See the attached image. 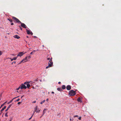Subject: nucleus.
<instances>
[{
  "mask_svg": "<svg viewBox=\"0 0 121 121\" xmlns=\"http://www.w3.org/2000/svg\"><path fill=\"white\" fill-rule=\"evenodd\" d=\"M69 95L70 96H73L76 94V91L71 90L69 92Z\"/></svg>",
  "mask_w": 121,
  "mask_h": 121,
  "instance_id": "obj_1",
  "label": "nucleus"
},
{
  "mask_svg": "<svg viewBox=\"0 0 121 121\" xmlns=\"http://www.w3.org/2000/svg\"><path fill=\"white\" fill-rule=\"evenodd\" d=\"M31 57L30 56H27L26 57V58H24L23 59L21 62L19 63L18 64H21L22 62H25V61L26 60H27L29 59V58H30Z\"/></svg>",
  "mask_w": 121,
  "mask_h": 121,
  "instance_id": "obj_2",
  "label": "nucleus"
},
{
  "mask_svg": "<svg viewBox=\"0 0 121 121\" xmlns=\"http://www.w3.org/2000/svg\"><path fill=\"white\" fill-rule=\"evenodd\" d=\"M12 18L13 19L14 22H16L18 23H21V22L18 19L15 17H13Z\"/></svg>",
  "mask_w": 121,
  "mask_h": 121,
  "instance_id": "obj_3",
  "label": "nucleus"
},
{
  "mask_svg": "<svg viewBox=\"0 0 121 121\" xmlns=\"http://www.w3.org/2000/svg\"><path fill=\"white\" fill-rule=\"evenodd\" d=\"M24 84H22L20 86L21 87L20 89L21 90L23 89H26V88L27 87L25 85H24Z\"/></svg>",
  "mask_w": 121,
  "mask_h": 121,
  "instance_id": "obj_4",
  "label": "nucleus"
},
{
  "mask_svg": "<svg viewBox=\"0 0 121 121\" xmlns=\"http://www.w3.org/2000/svg\"><path fill=\"white\" fill-rule=\"evenodd\" d=\"M25 52L24 53L23 52H19V54L17 55V57L18 56H21L23 55L24 54Z\"/></svg>",
  "mask_w": 121,
  "mask_h": 121,
  "instance_id": "obj_5",
  "label": "nucleus"
},
{
  "mask_svg": "<svg viewBox=\"0 0 121 121\" xmlns=\"http://www.w3.org/2000/svg\"><path fill=\"white\" fill-rule=\"evenodd\" d=\"M30 82H25L24 83V84L25 85L26 84L27 87V88L29 89L30 85L29 84Z\"/></svg>",
  "mask_w": 121,
  "mask_h": 121,
  "instance_id": "obj_6",
  "label": "nucleus"
},
{
  "mask_svg": "<svg viewBox=\"0 0 121 121\" xmlns=\"http://www.w3.org/2000/svg\"><path fill=\"white\" fill-rule=\"evenodd\" d=\"M21 24V26L22 27L24 28H26V25L24 23H22L21 22V23H20Z\"/></svg>",
  "mask_w": 121,
  "mask_h": 121,
  "instance_id": "obj_7",
  "label": "nucleus"
},
{
  "mask_svg": "<svg viewBox=\"0 0 121 121\" xmlns=\"http://www.w3.org/2000/svg\"><path fill=\"white\" fill-rule=\"evenodd\" d=\"M37 107V106L35 109V110L36 112H39L40 111V110H39V108L38 109Z\"/></svg>",
  "mask_w": 121,
  "mask_h": 121,
  "instance_id": "obj_8",
  "label": "nucleus"
},
{
  "mask_svg": "<svg viewBox=\"0 0 121 121\" xmlns=\"http://www.w3.org/2000/svg\"><path fill=\"white\" fill-rule=\"evenodd\" d=\"M66 88L68 90H70L71 89V87L70 85H67L66 87Z\"/></svg>",
  "mask_w": 121,
  "mask_h": 121,
  "instance_id": "obj_9",
  "label": "nucleus"
},
{
  "mask_svg": "<svg viewBox=\"0 0 121 121\" xmlns=\"http://www.w3.org/2000/svg\"><path fill=\"white\" fill-rule=\"evenodd\" d=\"M12 104H10L9 105L7 109L5 110V112H7L9 109V108L11 107Z\"/></svg>",
  "mask_w": 121,
  "mask_h": 121,
  "instance_id": "obj_10",
  "label": "nucleus"
},
{
  "mask_svg": "<svg viewBox=\"0 0 121 121\" xmlns=\"http://www.w3.org/2000/svg\"><path fill=\"white\" fill-rule=\"evenodd\" d=\"M14 37L15 38H17V39H19L20 38V37L18 36L17 35H14Z\"/></svg>",
  "mask_w": 121,
  "mask_h": 121,
  "instance_id": "obj_11",
  "label": "nucleus"
},
{
  "mask_svg": "<svg viewBox=\"0 0 121 121\" xmlns=\"http://www.w3.org/2000/svg\"><path fill=\"white\" fill-rule=\"evenodd\" d=\"M57 89L58 91H63L62 88L60 87H59L57 88Z\"/></svg>",
  "mask_w": 121,
  "mask_h": 121,
  "instance_id": "obj_12",
  "label": "nucleus"
},
{
  "mask_svg": "<svg viewBox=\"0 0 121 121\" xmlns=\"http://www.w3.org/2000/svg\"><path fill=\"white\" fill-rule=\"evenodd\" d=\"M17 58V57H14L12 59L11 58V60L12 61L13 60H16Z\"/></svg>",
  "mask_w": 121,
  "mask_h": 121,
  "instance_id": "obj_13",
  "label": "nucleus"
},
{
  "mask_svg": "<svg viewBox=\"0 0 121 121\" xmlns=\"http://www.w3.org/2000/svg\"><path fill=\"white\" fill-rule=\"evenodd\" d=\"M26 31L27 34L28 35L30 34V30H27V29H26Z\"/></svg>",
  "mask_w": 121,
  "mask_h": 121,
  "instance_id": "obj_14",
  "label": "nucleus"
},
{
  "mask_svg": "<svg viewBox=\"0 0 121 121\" xmlns=\"http://www.w3.org/2000/svg\"><path fill=\"white\" fill-rule=\"evenodd\" d=\"M48 64L49 66H50V67H51L52 65H53V64L52 63H50L49 62L48 63Z\"/></svg>",
  "mask_w": 121,
  "mask_h": 121,
  "instance_id": "obj_15",
  "label": "nucleus"
},
{
  "mask_svg": "<svg viewBox=\"0 0 121 121\" xmlns=\"http://www.w3.org/2000/svg\"><path fill=\"white\" fill-rule=\"evenodd\" d=\"M7 19L10 22H13L12 19H11L10 18H8Z\"/></svg>",
  "mask_w": 121,
  "mask_h": 121,
  "instance_id": "obj_16",
  "label": "nucleus"
},
{
  "mask_svg": "<svg viewBox=\"0 0 121 121\" xmlns=\"http://www.w3.org/2000/svg\"><path fill=\"white\" fill-rule=\"evenodd\" d=\"M66 88L65 86V85H63L62 86V89H65Z\"/></svg>",
  "mask_w": 121,
  "mask_h": 121,
  "instance_id": "obj_17",
  "label": "nucleus"
},
{
  "mask_svg": "<svg viewBox=\"0 0 121 121\" xmlns=\"http://www.w3.org/2000/svg\"><path fill=\"white\" fill-rule=\"evenodd\" d=\"M6 108V106H5L4 107V108H2L1 110L0 111L2 112Z\"/></svg>",
  "mask_w": 121,
  "mask_h": 121,
  "instance_id": "obj_18",
  "label": "nucleus"
},
{
  "mask_svg": "<svg viewBox=\"0 0 121 121\" xmlns=\"http://www.w3.org/2000/svg\"><path fill=\"white\" fill-rule=\"evenodd\" d=\"M47 110L46 109H44L43 111V115H44V113H45L46 112V111Z\"/></svg>",
  "mask_w": 121,
  "mask_h": 121,
  "instance_id": "obj_19",
  "label": "nucleus"
},
{
  "mask_svg": "<svg viewBox=\"0 0 121 121\" xmlns=\"http://www.w3.org/2000/svg\"><path fill=\"white\" fill-rule=\"evenodd\" d=\"M77 100L78 101L81 102H82V101L81 99L80 98H79L77 99Z\"/></svg>",
  "mask_w": 121,
  "mask_h": 121,
  "instance_id": "obj_20",
  "label": "nucleus"
},
{
  "mask_svg": "<svg viewBox=\"0 0 121 121\" xmlns=\"http://www.w3.org/2000/svg\"><path fill=\"white\" fill-rule=\"evenodd\" d=\"M49 62L50 63H52V64H53V62L52 61V59H50Z\"/></svg>",
  "mask_w": 121,
  "mask_h": 121,
  "instance_id": "obj_21",
  "label": "nucleus"
},
{
  "mask_svg": "<svg viewBox=\"0 0 121 121\" xmlns=\"http://www.w3.org/2000/svg\"><path fill=\"white\" fill-rule=\"evenodd\" d=\"M45 101V100H43L40 103V104H42L44 103V102Z\"/></svg>",
  "mask_w": 121,
  "mask_h": 121,
  "instance_id": "obj_22",
  "label": "nucleus"
},
{
  "mask_svg": "<svg viewBox=\"0 0 121 121\" xmlns=\"http://www.w3.org/2000/svg\"><path fill=\"white\" fill-rule=\"evenodd\" d=\"M8 112H6L5 114V117H8V115H7Z\"/></svg>",
  "mask_w": 121,
  "mask_h": 121,
  "instance_id": "obj_23",
  "label": "nucleus"
},
{
  "mask_svg": "<svg viewBox=\"0 0 121 121\" xmlns=\"http://www.w3.org/2000/svg\"><path fill=\"white\" fill-rule=\"evenodd\" d=\"M35 112H34L33 114H32V116H31V117L29 119V120H30L31 119V118L32 117L33 115L34 114Z\"/></svg>",
  "mask_w": 121,
  "mask_h": 121,
  "instance_id": "obj_24",
  "label": "nucleus"
},
{
  "mask_svg": "<svg viewBox=\"0 0 121 121\" xmlns=\"http://www.w3.org/2000/svg\"><path fill=\"white\" fill-rule=\"evenodd\" d=\"M6 103V102H5V103H4L3 104H2L1 105V107H0V108H1L4 104L5 103Z\"/></svg>",
  "mask_w": 121,
  "mask_h": 121,
  "instance_id": "obj_25",
  "label": "nucleus"
},
{
  "mask_svg": "<svg viewBox=\"0 0 121 121\" xmlns=\"http://www.w3.org/2000/svg\"><path fill=\"white\" fill-rule=\"evenodd\" d=\"M13 99L12 100H11V101H10L8 103V104H9L10 103H11V102H12V101H13Z\"/></svg>",
  "mask_w": 121,
  "mask_h": 121,
  "instance_id": "obj_26",
  "label": "nucleus"
},
{
  "mask_svg": "<svg viewBox=\"0 0 121 121\" xmlns=\"http://www.w3.org/2000/svg\"><path fill=\"white\" fill-rule=\"evenodd\" d=\"M34 51L35 52V50H34L33 52H31L30 53V54H33V52H34Z\"/></svg>",
  "mask_w": 121,
  "mask_h": 121,
  "instance_id": "obj_27",
  "label": "nucleus"
},
{
  "mask_svg": "<svg viewBox=\"0 0 121 121\" xmlns=\"http://www.w3.org/2000/svg\"><path fill=\"white\" fill-rule=\"evenodd\" d=\"M2 52L0 51V56L2 55Z\"/></svg>",
  "mask_w": 121,
  "mask_h": 121,
  "instance_id": "obj_28",
  "label": "nucleus"
},
{
  "mask_svg": "<svg viewBox=\"0 0 121 121\" xmlns=\"http://www.w3.org/2000/svg\"><path fill=\"white\" fill-rule=\"evenodd\" d=\"M50 67V66H49V65H48V66H47L46 67V69H48V68H49Z\"/></svg>",
  "mask_w": 121,
  "mask_h": 121,
  "instance_id": "obj_29",
  "label": "nucleus"
},
{
  "mask_svg": "<svg viewBox=\"0 0 121 121\" xmlns=\"http://www.w3.org/2000/svg\"><path fill=\"white\" fill-rule=\"evenodd\" d=\"M20 100V99H18L16 100V101H17V102H18V101L19 100Z\"/></svg>",
  "mask_w": 121,
  "mask_h": 121,
  "instance_id": "obj_30",
  "label": "nucleus"
},
{
  "mask_svg": "<svg viewBox=\"0 0 121 121\" xmlns=\"http://www.w3.org/2000/svg\"><path fill=\"white\" fill-rule=\"evenodd\" d=\"M21 103H22L21 102H19L17 104H21Z\"/></svg>",
  "mask_w": 121,
  "mask_h": 121,
  "instance_id": "obj_31",
  "label": "nucleus"
},
{
  "mask_svg": "<svg viewBox=\"0 0 121 121\" xmlns=\"http://www.w3.org/2000/svg\"><path fill=\"white\" fill-rule=\"evenodd\" d=\"M20 86L18 88H17V90H18L20 88Z\"/></svg>",
  "mask_w": 121,
  "mask_h": 121,
  "instance_id": "obj_32",
  "label": "nucleus"
},
{
  "mask_svg": "<svg viewBox=\"0 0 121 121\" xmlns=\"http://www.w3.org/2000/svg\"><path fill=\"white\" fill-rule=\"evenodd\" d=\"M19 27L20 28V29H21V30H22V28H21L20 26H19Z\"/></svg>",
  "mask_w": 121,
  "mask_h": 121,
  "instance_id": "obj_33",
  "label": "nucleus"
},
{
  "mask_svg": "<svg viewBox=\"0 0 121 121\" xmlns=\"http://www.w3.org/2000/svg\"><path fill=\"white\" fill-rule=\"evenodd\" d=\"M16 63L15 62H13L12 63V64H15Z\"/></svg>",
  "mask_w": 121,
  "mask_h": 121,
  "instance_id": "obj_34",
  "label": "nucleus"
},
{
  "mask_svg": "<svg viewBox=\"0 0 121 121\" xmlns=\"http://www.w3.org/2000/svg\"><path fill=\"white\" fill-rule=\"evenodd\" d=\"M81 117H80L78 118V119L79 120H81Z\"/></svg>",
  "mask_w": 121,
  "mask_h": 121,
  "instance_id": "obj_35",
  "label": "nucleus"
},
{
  "mask_svg": "<svg viewBox=\"0 0 121 121\" xmlns=\"http://www.w3.org/2000/svg\"><path fill=\"white\" fill-rule=\"evenodd\" d=\"M30 34H31L32 35H33V33L31 32H30Z\"/></svg>",
  "mask_w": 121,
  "mask_h": 121,
  "instance_id": "obj_36",
  "label": "nucleus"
},
{
  "mask_svg": "<svg viewBox=\"0 0 121 121\" xmlns=\"http://www.w3.org/2000/svg\"><path fill=\"white\" fill-rule=\"evenodd\" d=\"M78 117V116L77 115H75V116H74V117Z\"/></svg>",
  "mask_w": 121,
  "mask_h": 121,
  "instance_id": "obj_37",
  "label": "nucleus"
},
{
  "mask_svg": "<svg viewBox=\"0 0 121 121\" xmlns=\"http://www.w3.org/2000/svg\"><path fill=\"white\" fill-rule=\"evenodd\" d=\"M11 25H13L14 24L13 23H12L11 24Z\"/></svg>",
  "mask_w": 121,
  "mask_h": 121,
  "instance_id": "obj_38",
  "label": "nucleus"
},
{
  "mask_svg": "<svg viewBox=\"0 0 121 121\" xmlns=\"http://www.w3.org/2000/svg\"><path fill=\"white\" fill-rule=\"evenodd\" d=\"M47 60H50V58H47Z\"/></svg>",
  "mask_w": 121,
  "mask_h": 121,
  "instance_id": "obj_39",
  "label": "nucleus"
},
{
  "mask_svg": "<svg viewBox=\"0 0 121 121\" xmlns=\"http://www.w3.org/2000/svg\"><path fill=\"white\" fill-rule=\"evenodd\" d=\"M36 101H33V103H36Z\"/></svg>",
  "mask_w": 121,
  "mask_h": 121,
  "instance_id": "obj_40",
  "label": "nucleus"
},
{
  "mask_svg": "<svg viewBox=\"0 0 121 121\" xmlns=\"http://www.w3.org/2000/svg\"><path fill=\"white\" fill-rule=\"evenodd\" d=\"M19 96H17V97H15L13 99H16V98H17Z\"/></svg>",
  "mask_w": 121,
  "mask_h": 121,
  "instance_id": "obj_41",
  "label": "nucleus"
},
{
  "mask_svg": "<svg viewBox=\"0 0 121 121\" xmlns=\"http://www.w3.org/2000/svg\"><path fill=\"white\" fill-rule=\"evenodd\" d=\"M23 95H22V96H21V98L22 99V98L23 96Z\"/></svg>",
  "mask_w": 121,
  "mask_h": 121,
  "instance_id": "obj_42",
  "label": "nucleus"
},
{
  "mask_svg": "<svg viewBox=\"0 0 121 121\" xmlns=\"http://www.w3.org/2000/svg\"><path fill=\"white\" fill-rule=\"evenodd\" d=\"M52 94H54V92H52Z\"/></svg>",
  "mask_w": 121,
  "mask_h": 121,
  "instance_id": "obj_43",
  "label": "nucleus"
},
{
  "mask_svg": "<svg viewBox=\"0 0 121 121\" xmlns=\"http://www.w3.org/2000/svg\"><path fill=\"white\" fill-rule=\"evenodd\" d=\"M61 83V82H59L58 83L59 84H60Z\"/></svg>",
  "mask_w": 121,
  "mask_h": 121,
  "instance_id": "obj_44",
  "label": "nucleus"
},
{
  "mask_svg": "<svg viewBox=\"0 0 121 121\" xmlns=\"http://www.w3.org/2000/svg\"><path fill=\"white\" fill-rule=\"evenodd\" d=\"M70 121H72V119L71 118L70 119Z\"/></svg>",
  "mask_w": 121,
  "mask_h": 121,
  "instance_id": "obj_45",
  "label": "nucleus"
},
{
  "mask_svg": "<svg viewBox=\"0 0 121 121\" xmlns=\"http://www.w3.org/2000/svg\"><path fill=\"white\" fill-rule=\"evenodd\" d=\"M48 99H47L46 100V101H47L48 100Z\"/></svg>",
  "mask_w": 121,
  "mask_h": 121,
  "instance_id": "obj_46",
  "label": "nucleus"
},
{
  "mask_svg": "<svg viewBox=\"0 0 121 121\" xmlns=\"http://www.w3.org/2000/svg\"><path fill=\"white\" fill-rule=\"evenodd\" d=\"M34 37H35V38H37L36 37V36H34Z\"/></svg>",
  "mask_w": 121,
  "mask_h": 121,
  "instance_id": "obj_47",
  "label": "nucleus"
},
{
  "mask_svg": "<svg viewBox=\"0 0 121 121\" xmlns=\"http://www.w3.org/2000/svg\"><path fill=\"white\" fill-rule=\"evenodd\" d=\"M27 38H28V36H27Z\"/></svg>",
  "mask_w": 121,
  "mask_h": 121,
  "instance_id": "obj_48",
  "label": "nucleus"
},
{
  "mask_svg": "<svg viewBox=\"0 0 121 121\" xmlns=\"http://www.w3.org/2000/svg\"><path fill=\"white\" fill-rule=\"evenodd\" d=\"M42 46L43 47H44V46L43 45Z\"/></svg>",
  "mask_w": 121,
  "mask_h": 121,
  "instance_id": "obj_49",
  "label": "nucleus"
},
{
  "mask_svg": "<svg viewBox=\"0 0 121 121\" xmlns=\"http://www.w3.org/2000/svg\"><path fill=\"white\" fill-rule=\"evenodd\" d=\"M50 59H52V58H51Z\"/></svg>",
  "mask_w": 121,
  "mask_h": 121,
  "instance_id": "obj_50",
  "label": "nucleus"
},
{
  "mask_svg": "<svg viewBox=\"0 0 121 121\" xmlns=\"http://www.w3.org/2000/svg\"><path fill=\"white\" fill-rule=\"evenodd\" d=\"M43 114H42V116H43Z\"/></svg>",
  "mask_w": 121,
  "mask_h": 121,
  "instance_id": "obj_51",
  "label": "nucleus"
},
{
  "mask_svg": "<svg viewBox=\"0 0 121 121\" xmlns=\"http://www.w3.org/2000/svg\"><path fill=\"white\" fill-rule=\"evenodd\" d=\"M1 98H0V100H1Z\"/></svg>",
  "mask_w": 121,
  "mask_h": 121,
  "instance_id": "obj_52",
  "label": "nucleus"
}]
</instances>
